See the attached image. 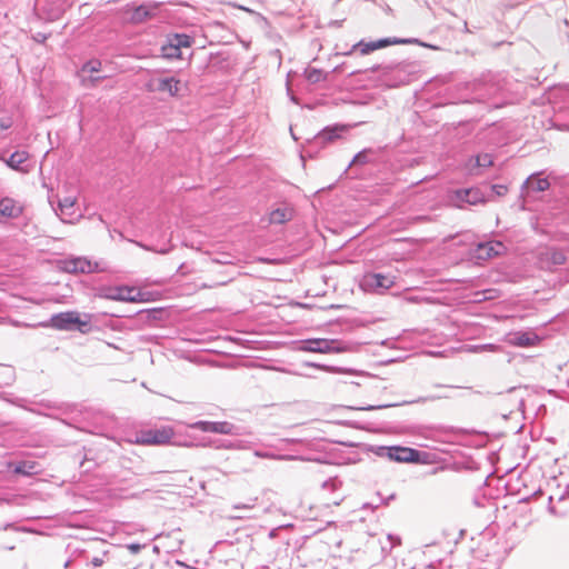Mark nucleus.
<instances>
[{
	"label": "nucleus",
	"instance_id": "39",
	"mask_svg": "<svg viewBox=\"0 0 569 569\" xmlns=\"http://www.w3.org/2000/svg\"><path fill=\"white\" fill-rule=\"evenodd\" d=\"M219 356L228 357V356H231V355L230 353H219Z\"/></svg>",
	"mask_w": 569,
	"mask_h": 569
},
{
	"label": "nucleus",
	"instance_id": "2",
	"mask_svg": "<svg viewBox=\"0 0 569 569\" xmlns=\"http://www.w3.org/2000/svg\"><path fill=\"white\" fill-rule=\"evenodd\" d=\"M52 323L57 329L69 331L77 330L82 333L88 332L91 328V322L83 320L76 311L62 312L52 317Z\"/></svg>",
	"mask_w": 569,
	"mask_h": 569
},
{
	"label": "nucleus",
	"instance_id": "34",
	"mask_svg": "<svg viewBox=\"0 0 569 569\" xmlns=\"http://www.w3.org/2000/svg\"><path fill=\"white\" fill-rule=\"evenodd\" d=\"M140 545H136V543H132V545H129L128 546V549L132 552V553H137L139 550H140Z\"/></svg>",
	"mask_w": 569,
	"mask_h": 569
},
{
	"label": "nucleus",
	"instance_id": "22",
	"mask_svg": "<svg viewBox=\"0 0 569 569\" xmlns=\"http://www.w3.org/2000/svg\"><path fill=\"white\" fill-rule=\"evenodd\" d=\"M52 4H54V7H50L47 10V17L48 19L50 20H56L58 19L66 10V7H67V1L66 0H52Z\"/></svg>",
	"mask_w": 569,
	"mask_h": 569
},
{
	"label": "nucleus",
	"instance_id": "8",
	"mask_svg": "<svg viewBox=\"0 0 569 569\" xmlns=\"http://www.w3.org/2000/svg\"><path fill=\"white\" fill-rule=\"evenodd\" d=\"M378 391V386L372 377H362L361 381H351L347 385V392L351 396L370 398Z\"/></svg>",
	"mask_w": 569,
	"mask_h": 569
},
{
	"label": "nucleus",
	"instance_id": "10",
	"mask_svg": "<svg viewBox=\"0 0 569 569\" xmlns=\"http://www.w3.org/2000/svg\"><path fill=\"white\" fill-rule=\"evenodd\" d=\"M30 154L24 150L13 152L8 159L0 158L9 168L21 173H29L31 168L26 164Z\"/></svg>",
	"mask_w": 569,
	"mask_h": 569
},
{
	"label": "nucleus",
	"instance_id": "26",
	"mask_svg": "<svg viewBox=\"0 0 569 569\" xmlns=\"http://www.w3.org/2000/svg\"><path fill=\"white\" fill-rule=\"evenodd\" d=\"M38 465L34 461H22L18 463L14 468V472L18 475H33L37 473Z\"/></svg>",
	"mask_w": 569,
	"mask_h": 569
},
{
	"label": "nucleus",
	"instance_id": "32",
	"mask_svg": "<svg viewBox=\"0 0 569 569\" xmlns=\"http://www.w3.org/2000/svg\"><path fill=\"white\" fill-rule=\"evenodd\" d=\"M491 189L498 197L505 196L508 192V188L503 184H493Z\"/></svg>",
	"mask_w": 569,
	"mask_h": 569
},
{
	"label": "nucleus",
	"instance_id": "14",
	"mask_svg": "<svg viewBox=\"0 0 569 569\" xmlns=\"http://www.w3.org/2000/svg\"><path fill=\"white\" fill-rule=\"evenodd\" d=\"M456 199L472 206L486 202L483 193L478 188L458 190L456 192Z\"/></svg>",
	"mask_w": 569,
	"mask_h": 569
},
{
	"label": "nucleus",
	"instance_id": "37",
	"mask_svg": "<svg viewBox=\"0 0 569 569\" xmlns=\"http://www.w3.org/2000/svg\"><path fill=\"white\" fill-rule=\"evenodd\" d=\"M428 356L433 357V356H441V355L438 352H428Z\"/></svg>",
	"mask_w": 569,
	"mask_h": 569
},
{
	"label": "nucleus",
	"instance_id": "35",
	"mask_svg": "<svg viewBox=\"0 0 569 569\" xmlns=\"http://www.w3.org/2000/svg\"><path fill=\"white\" fill-rule=\"evenodd\" d=\"M92 565L94 567H100V566L103 565V559L96 557V558L92 559Z\"/></svg>",
	"mask_w": 569,
	"mask_h": 569
},
{
	"label": "nucleus",
	"instance_id": "4",
	"mask_svg": "<svg viewBox=\"0 0 569 569\" xmlns=\"http://www.w3.org/2000/svg\"><path fill=\"white\" fill-rule=\"evenodd\" d=\"M144 87L148 92H161L177 97L181 90V81L174 77H152Z\"/></svg>",
	"mask_w": 569,
	"mask_h": 569
},
{
	"label": "nucleus",
	"instance_id": "17",
	"mask_svg": "<svg viewBox=\"0 0 569 569\" xmlns=\"http://www.w3.org/2000/svg\"><path fill=\"white\" fill-rule=\"evenodd\" d=\"M493 164L491 154L483 153L478 154L475 158L469 159L466 164V169L470 174H480L481 168H488Z\"/></svg>",
	"mask_w": 569,
	"mask_h": 569
},
{
	"label": "nucleus",
	"instance_id": "20",
	"mask_svg": "<svg viewBox=\"0 0 569 569\" xmlns=\"http://www.w3.org/2000/svg\"><path fill=\"white\" fill-rule=\"evenodd\" d=\"M74 204L76 199L73 197H66L58 203V209L60 211L61 220L64 222H70L69 218H72L74 214Z\"/></svg>",
	"mask_w": 569,
	"mask_h": 569
},
{
	"label": "nucleus",
	"instance_id": "38",
	"mask_svg": "<svg viewBox=\"0 0 569 569\" xmlns=\"http://www.w3.org/2000/svg\"><path fill=\"white\" fill-rule=\"evenodd\" d=\"M0 323L1 325L7 323V319L6 318H0Z\"/></svg>",
	"mask_w": 569,
	"mask_h": 569
},
{
	"label": "nucleus",
	"instance_id": "36",
	"mask_svg": "<svg viewBox=\"0 0 569 569\" xmlns=\"http://www.w3.org/2000/svg\"><path fill=\"white\" fill-rule=\"evenodd\" d=\"M158 252H159V253H161V254H166V253H168V252H169V249H161V250H159Z\"/></svg>",
	"mask_w": 569,
	"mask_h": 569
},
{
	"label": "nucleus",
	"instance_id": "5",
	"mask_svg": "<svg viewBox=\"0 0 569 569\" xmlns=\"http://www.w3.org/2000/svg\"><path fill=\"white\" fill-rule=\"evenodd\" d=\"M298 350L305 352L329 353L341 352L342 347L341 342L338 340L309 339L300 341L298 345Z\"/></svg>",
	"mask_w": 569,
	"mask_h": 569
},
{
	"label": "nucleus",
	"instance_id": "1",
	"mask_svg": "<svg viewBox=\"0 0 569 569\" xmlns=\"http://www.w3.org/2000/svg\"><path fill=\"white\" fill-rule=\"evenodd\" d=\"M174 435L172 427L163 426L161 428L140 430L136 433L134 439L129 442L139 446H166L171 443Z\"/></svg>",
	"mask_w": 569,
	"mask_h": 569
},
{
	"label": "nucleus",
	"instance_id": "9",
	"mask_svg": "<svg viewBox=\"0 0 569 569\" xmlns=\"http://www.w3.org/2000/svg\"><path fill=\"white\" fill-rule=\"evenodd\" d=\"M64 270L68 272L91 273L99 270L98 262L88 260L87 258H73L64 261Z\"/></svg>",
	"mask_w": 569,
	"mask_h": 569
},
{
	"label": "nucleus",
	"instance_id": "24",
	"mask_svg": "<svg viewBox=\"0 0 569 569\" xmlns=\"http://www.w3.org/2000/svg\"><path fill=\"white\" fill-rule=\"evenodd\" d=\"M152 17V11L148 6H140L134 9L131 20L136 23H141L147 21Z\"/></svg>",
	"mask_w": 569,
	"mask_h": 569
},
{
	"label": "nucleus",
	"instance_id": "21",
	"mask_svg": "<svg viewBox=\"0 0 569 569\" xmlns=\"http://www.w3.org/2000/svg\"><path fill=\"white\" fill-rule=\"evenodd\" d=\"M292 217V212L288 208H277L270 212L269 221L270 223L281 224L286 221L290 220Z\"/></svg>",
	"mask_w": 569,
	"mask_h": 569
},
{
	"label": "nucleus",
	"instance_id": "12",
	"mask_svg": "<svg viewBox=\"0 0 569 569\" xmlns=\"http://www.w3.org/2000/svg\"><path fill=\"white\" fill-rule=\"evenodd\" d=\"M22 206L17 200L6 197L0 200V219H14L22 213Z\"/></svg>",
	"mask_w": 569,
	"mask_h": 569
},
{
	"label": "nucleus",
	"instance_id": "40",
	"mask_svg": "<svg viewBox=\"0 0 569 569\" xmlns=\"http://www.w3.org/2000/svg\"><path fill=\"white\" fill-rule=\"evenodd\" d=\"M212 286L202 284V288H211Z\"/></svg>",
	"mask_w": 569,
	"mask_h": 569
},
{
	"label": "nucleus",
	"instance_id": "31",
	"mask_svg": "<svg viewBox=\"0 0 569 569\" xmlns=\"http://www.w3.org/2000/svg\"><path fill=\"white\" fill-rule=\"evenodd\" d=\"M378 406H375V405H370L366 401H360L359 403L355 405V406H350L351 409H357V410H371V409H375L377 408Z\"/></svg>",
	"mask_w": 569,
	"mask_h": 569
},
{
	"label": "nucleus",
	"instance_id": "3",
	"mask_svg": "<svg viewBox=\"0 0 569 569\" xmlns=\"http://www.w3.org/2000/svg\"><path fill=\"white\" fill-rule=\"evenodd\" d=\"M144 295V292L134 287L118 286L104 289L101 297L116 301L142 302L146 300Z\"/></svg>",
	"mask_w": 569,
	"mask_h": 569
},
{
	"label": "nucleus",
	"instance_id": "18",
	"mask_svg": "<svg viewBox=\"0 0 569 569\" xmlns=\"http://www.w3.org/2000/svg\"><path fill=\"white\" fill-rule=\"evenodd\" d=\"M192 428L199 429L204 432H214V433H230L232 426L226 421L223 422H209V421H198L191 426Z\"/></svg>",
	"mask_w": 569,
	"mask_h": 569
},
{
	"label": "nucleus",
	"instance_id": "33",
	"mask_svg": "<svg viewBox=\"0 0 569 569\" xmlns=\"http://www.w3.org/2000/svg\"><path fill=\"white\" fill-rule=\"evenodd\" d=\"M11 126H12L11 118H2V119H0V131L9 129V128H11Z\"/></svg>",
	"mask_w": 569,
	"mask_h": 569
},
{
	"label": "nucleus",
	"instance_id": "16",
	"mask_svg": "<svg viewBox=\"0 0 569 569\" xmlns=\"http://www.w3.org/2000/svg\"><path fill=\"white\" fill-rule=\"evenodd\" d=\"M399 42L400 41H398V40H391L388 38L380 39L377 41H371V42L360 41L352 47V50L358 49L360 51V53L365 56V54H369L370 52H372L375 50L386 48L390 44H395V43H399Z\"/></svg>",
	"mask_w": 569,
	"mask_h": 569
},
{
	"label": "nucleus",
	"instance_id": "27",
	"mask_svg": "<svg viewBox=\"0 0 569 569\" xmlns=\"http://www.w3.org/2000/svg\"><path fill=\"white\" fill-rule=\"evenodd\" d=\"M169 40L174 43V47H178L179 49L189 48L192 44V38L184 33H176L169 37Z\"/></svg>",
	"mask_w": 569,
	"mask_h": 569
},
{
	"label": "nucleus",
	"instance_id": "23",
	"mask_svg": "<svg viewBox=\"0 0 569 569\" xmlns=\"http://www.w3.org/2000/svg\"><path fill=\"white\" fill-rule=\"evenodd\" d=\"M526 184L529 189H531L533 191H538V192L545 191L550 187L548 179L538 178V177H533V176L530 177L529 179H527Z\"/></svg>",
	"mask_w": 569,
	"mask_h": 569
},
{
	"label": "nucleus",
	"instance_id": "7",
	"mask_svg": "<svg viewBox=\"0 0 569 569\" xmlns=\"http://www.w3.org/2000/svg\"><path fill=\"white\" fill-rule=\"evenodd\" d=\"M395 284V277L382 273H367L363 276L361 287L365 290H387Z\"/></svg>",
	"mask_w": 569,
	"mask_h": 569
},
{
	"label": "nucleus",
	"instance_id": "15",
	"mask_svg": "<svg viewBox=\"0 0 569 569\" xmlns=\"http://www.w3.org/2000/svg\"><path fill=\"white\" fill-rule=\"evenodd\" d=\"M347 130L346 126L328 127L315 137V143L325 147L340 137V132Z\"/></svg>",
	"mask_w": 569,
	"mask_h": 569
},
{
	"label": "nucleus",
	"instance_id": "29",
	"mask_svg": "<svg viewBox=\"0 0 569 569\" xmlns=\"http://www.w3.org/2000/svg\"><path fill=\"white\" fill-rule=\"evenodd\" d=\"M180 50L181 49H179L178 47H174V43H172L169 39H168V44L162 47V52L168 58H180L181 57Z\"/></svg>",
	"mask_w": 569,
	"mask_h": 569
},
{
	"label": "nucleus",
	"instance_id": "25",
	"mask_svg": "<svg viewBox=\"0 0 569 569\" xmlns=\"http://www.w3.org/2000/svg\"><path fill=\"white\" fill-rule=\"evenodd\" d=\"M305 77L310 83H318L325 81L327 74L321 69L309 67L305 70Z\"/></svg>",
	"mask_w": 569,
	"mask_h": 569
},
{
	"label": "nucleus",
	"instance_id": "19",
	"mask_svg": "<svg viewBox=\"0 0 569 569\" xmlns=\"http://www.w3.org/2000/svg\"><path fill=\"white\" fill-rule=\"evenodd\" d=\"M538 340V336L532 332H515L508 338L511 345L519 347L533 346Z\"/></svg>",
	"mask_w": 569,
	"mask_h": 569
},
{
	"label": "nucleus",
	"instance_id": "6",
	"mask_svg": "<svg viewBox=\"0 0 569 569\" xmlns=\"http://www.w3.org/2000/svg\"><path fill=\"white\" fill-rule=\"evenodd\" d=\"M388 456L391 460L398 462H416L429 463V453L420 452L412 448L407 447H391L389 448Z\"/></svg>",
	"mask_w": 569,
	"mask_h": 569
},
{
	"label": "nucleus",
	"instance_id": "30",
	"mask_svg": "<svg viewBox=\"0 0 569 569\" xmlns=\"http://www.w3.org/2000/svg\"><path fill=\"white\" fill-rule=\"evenodd\" d=\"M101 70V62L99 60H90L86 62L82 67V71L94 73Z\"/></svg>",
	"mask_w": 569,
	"mask_h": 569
},
{
	"label": "nucleus",
	"instance_id": "11",
	"mask_svg": "<svg viewBox=\"0 0 569 569\" xmlns=\"http://www.w3.org/2000/svg\"><path fill=\"white\" fill-rule=\"evenodd\" d=\"M566 262V257L561 250L548 248L540 253V264L542 268H555Z\"/></svg>",
	"mask_w": 569,
	"mask_h": 569
},
{
	"label": "nucleus",
	"instance_id": "28",
	"mask_svg": "<svg viewBox=\"0 0 569 569\" xmlns=\"http://www.w3.org/2000/svg\"><path fill=\"white\" fill-rule=\"evenodd\" d=\"M375 151L372 149H363L353 157L350 166L369 163L371 161L370 156Z\"/></svg>",
	"mask_w": 569,
	"mask_h": 569
},
{
	"label": "nucleus",
	"instance_id": "13",
	"mask_svg": "<svg viewBox=\"0 0 569 569\" xmlns=\"http://www.w3.org/2000/svg\"><path fill=\"white\" fill-rule=\"evenodd\" d=\"M505 250V246L499 241H489L479 243L476 249V257L478 259H490L499 256Z\"/></svg>",
	"mask_w": 569,
	"mask_h": 569
}]
</instances>
